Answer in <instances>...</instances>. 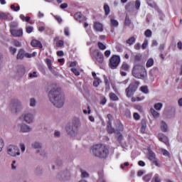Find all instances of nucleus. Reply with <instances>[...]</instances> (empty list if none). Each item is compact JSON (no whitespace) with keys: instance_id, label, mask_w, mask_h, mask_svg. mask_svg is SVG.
<instances>
[{"instance_id":"338daca9","label":"nucleus","mask_w":182,"mask_h":182,"mask_svg":"<svg viewBox=\"0 0 182 182\" xmlns=\"http://www.w3.org/2000/svg\"><path fill=\"white\" fill-rule=\"evenodd\" d=\"M135 109H136V110H138L140 112H143V107H141V105H136L135 107Z\"/></svg>"},{"instance_id":"20e7f679","label":"nucleus","mask_w":182,"mask_h":182,"mask_svg":"<svg viewBox=\"0 0 182 182\" xmlns=\"http://www.w3.org/2000/svg\"><path fill=\"white\" fill-rule=\"evenodd\" d=\"M120 55H113L109 60L108 66L110 69L114 70L120 65Z\"/></svg>"},{"instance_id":"4468645a","label":"nucleus","mask_w":182,"mask_h":182,"mask_svg":"<svg viewBox=\"0 0 182 182\" xmlns=\"http://www.w3.org/2000/svg\"><path fill=\"white\" fill-rule=\"evenodd\" d=\"M148 159L150 160V161L154 160V159H156V153H154V151H153L150 147H148Z\"/></svg>"},{"instance_id":"13d9d810","label":"nucleus","mask_w":182,"mask_h":182,"mask_svg":"<svg viewBox=\"0 0 182 182\" xmlns=\"http://www.w3.org/2000/svg\"><path fill=\"white\" fill-rule=\"evenodd\" d=\"M4 139H2V138L0 137V152L2 151V149H4Z\"/></svg>"},{"instance_id":"6ab92c4d","label":"nucleus","mask_w":182,"mask_h":182,"mask_svg":"<svg viewBox=\"0 0 182 182\" xmlns=\"http://www.w3.org/2000/svg\"><path fill=\"white\" fill-rule=\"evenodd\" d=\"M107 129L108 133H110V134L114 133L115 129L114 128L112 127V121H108Z\"/></svg>"},{"instance_id":"5701e85b","label":"nucleus","mask_w":182,"mask_h":182,"mask_svg":"<svg viewBox=\"0 0 182 182\" xmlns=\"http://www.w3.org/2000/svg\"><path fill=\"white\" fill-rule=\"evenodd\" d=\"M151 113L153 117H154V119H157L158 117H160V114L157 111H156L154 108H151Z\"/></svg>"},{"instance_id":"09e8293b","label":"nucleus","mask_w":182,"mask_h":182,"mask_svg":"<svg viewBox=\"0 0 182 182\" xmlns=\"http://www.w3.org/2000/svg\"><path fill=\"white\" fill-rule=\"evenodd\" d=\"M81 171V176L82 178H85L86 177H89V173H87V172L83 171V170H80Z\"/></svg>"},{"instance_id":"ea45409f","label":"nucleus","mask_w":182,"mask_h":182,"mask_svg":"<svg viewBox=\"0 0 182 182\" xmlns=\"http://www.w3.org/2000/svg\"><path fill=\"white\" fill-rule=\"evenodd\" d=\"M144 181L149 182L151 180V174H146L143 177Z\"/></svg>"},{"instance_id":"0eeeda50","label":"nucleus","mask_w":182,"mask_h":182,"mask_svg":"<svg viewBox=\"0 0 182 182\" xmlns=\"http://www.w3.org/2000/svg\"><path fill=\"white\" fill-rule=\"evenodd\" d=\"M7 153L9 156L15 157L16 156H19V149L18 146L14 145H9L7 148Z\"/></svg>"},{"instance_id":"37998d69","label":"nucleus","mask_w":182,"mask_h":182,"mask_svg":"<svg viewBox=\"0 0 182 182\" xmlns=\"http://www.w3.org/2000/svg\"><path fill=\"white\" fill-rule=\"evenodd\" d=\"M71 72L75 75V76H79L80 75V72H79V70L75 68H71Z\"/></svg>"},{"instance_id":"dca6fc26","label":"nucleus","mask_w":182,"mask_h":182,"mask_svg":"<svg viewBox=\"0 0 182 182\" xmlns=\"http://www.w3.org/2000/svg\"><path fill=\"white\" fill-rule=\"evenodd\" d=\"M31 130H32V128H30L29 126L26 124H22L21 126V131L23 133H28V132H31Z\"/></svg>"},{"instance_id":"79ce46f5","label":"nucleus","mask_w":182,"mask_h":182,"mask_svg":"<svg viewBox=\"0 0 182 182\" xmlns=\"http://www.w3.org/2000/svg\"><path fill=\"white\" fill-rule=\"evenodd\" d=\"M26 33H32L33 32V27L31 26H28L26 28Z\"/></svg>"},{"instance_id":"f704fd0d","label":"nucleus","mask_w":182,"mask_h":182,"mask_svg":"<svg viewBox=\"0 0 182 182\" xmlns=\"http://www.w3.org/2000/svg\"><path fill=\"white\" fill-rule=\"evenodd\" d=\"M151 161H152L153 164L156 166V167H161V164H160V161H159V159L155 158L154 160Z\"/></svg>"},{"instance_id":"8fccbe9b","label":"nucleus","mask_w":182,"mask_h":182,"mask_svg":"<svg viewBox=\"0 0 182 182\" xmlns=\"http://www.w3.org/2000/svg\"><path fill=\"white\" fill-rule=\"evenodd\" d=\"M32 146L34 149H41L42 147V145L39 142H35Z\"/></svg>"},{"instance_id":"a878e982","label":"nucleus","mask_w":182,"mask_h":182,"mask_svg":"<svg viewBox=\"0 0 182 182\" xmlns=\"http://www.w3.org/2000/svg\"><path fill=\"white\" fill-rule=\"evenodd\" d=\"M73 124L74 127L77 129V127H79V126H80V121L79 120L78 118H75L73 119Z\"/></svg>"},{"instance_id":"f257e3e1","label":"nucleus","mask_w":182,"mask_h":182,"mask_svg":"<svg viewBox=\"0 0 182 182\" xmlns=\"http://www.w3.org/2000/svg\"><path fill=\"white\" fill-rule=\"evenodd\" d=\"M48 97L55 107H63L65 104V97L60 94V88H53L48 93Z\"/></svg>"},{"instance_id":"f3484780","label":"nucleus","mask_w":182,"mask_h":182,"mask_svg":"<svg viewBox=\"0 0 182 182\" xmlns=\"http://www.w3.org/2000/svg\"><path fill=\"white\" fill-rule=\"evenodd\" d=\"M54 42H56L57 48H62L65 45V42L62 40H59V38L56 37L54 38Z\"/></svg>"},{"instance_id":"c03bdc74","label":"nucleus","mask_w":182,"mask_h":182,"mask_svg":"<svg viewBox=\"0 0 182 182\" xmlns=\"http://www.w3.org/2000/svg\"><path fill=\"white\" fill-rule=\"evenodd\" d=\"M140 89L142 93H145V95H147V93H149V88L147 87V86L141 87Z\"/></svg>"},{"instance_id":"774afa93","label":"nucleus","mask_w":182,"mask_h":182,"mask_svg":"<svg viewBox=\"0 0 182 182\" xmlns=\"http://www.w3.org/2000/svg\"><path fill=\"white\" fill-rule=\"evenodd\" d=\"M177 46H178V49H179L180 50H181V49H182V42H181V41H179V42L177 43Z\"/></svg>"},{"instance_id":"7ed1b4c3","label":"nucleus","mask_w":182,"mask_h":182,"mask_svg":"<svg viewBox=\"0 0 182 182\" xmlns=\"http://www.w3.org/2000/svg\"><path fill=\"white\" fill-rule=\"evenodd\" d=\"M147 75L146 68L141 64H135L132 69V76L136 79H144Z\"/></svg>"},{"instance_id":"5fc2aeb1","label":"nucleus","mask_w":182,"mask_h":182,"mask_svg":"<svg viewBox=\"0 0 182 182\" xmlns=\"http://www.w3.org/2000/svg\"><path fill=\"white\" fill-rule=\"evenodd\" d=\"M104 55L105 58H109L110 55H112V51L110 50H107L105 51Z\"/></svg>"},{"instance_id":"7c9ffc66","label":"nucleus","mask_w":182,"mask_h":182,"mask_svg":"<svg viewBox=\"0 0 182 182\" xmlns=\"http://www.w3.org/2000/svg\"><path fill=\"white\" fill-rule=\"evenodd\" d=\"M129 68L130 67L129 66V64H127V63L124 62L121 66V70H124L125 72H127Z\"/></svg>"},{"instance_id":"680f3d73","label":"nucleus","mask_w":182,"mask_h":182,"mask_svg":"<svg viewBox=\"0 0 182 182\" xmlns=\"http://www.w3.org/2000/svg\"><path fill=\"white\" fill-rule=\"evenodd\" d=\"M29 77H38V75H36V72L34 71L33 73H30L28 74Z\"/></svg>"},{"instance_id":"b1692460","label":"nucleus","mask_w":182,"mask_h":182,"mask_svg":"<svg viewBox=\"0 0 182 182\" xmlns=\"http://www.w3.org/2000/svg\"><path fill=\"white\" fill-rule=\"evenodd\" d=\"M46 62L49 70H50V72H53V68H52V60L47 58Z\"/></svg>"},{"instance_id":"412c9836","label":"nucleus","mask_w":182,"mask_h":182,"mask_svg":"<svg viewBox=\"0 0 182 182\" xmlns=\"http://www.w3.org/2000/svg\"><path fill=\"white\" fill-rule=\"evenodd\" d=\"M24 55H25V50L23 49H20L17 54L16 59L18 60L22 59Z\"/></svg>"},{"instance_id":"39448f33","label":"nucleus","mask_w":182,"mask_h":182,"mask_svg":"<svg viewBox=\"0 0 182 182\" xmlns=\"http://www.w3.org/2000/svg\"><path fill=\"white\" fill-rule=\"evenodd\" d=\"M139 82H135L134 83L130 84L128 87L125 90V93L127 97H132L136 90H137V85H139Z\"/></svg>"},{"instance_id":"c756f323","label":"nucleus","mask_w":182,"mask_h":182,"mask_svg":"<svg viewBox=\"0 0 182 182\" xmlns=\"http://www.w3.org/2000/svg\"><path fill=\"white\" fill-rule=\"evenodd\" d=\"M161 151L164 156H166V157H168V159L171 158V155L170 154V152L164 149H161Z\"/></svg>"},{"instance_id":"58836bf2","label":"nucleus","mask_w":182,"mask_h":182,"mask_svg":"<svg viewBox=\"0 0 182 182\" xmlns=\"http://www.w3.org/2000/svg\"><path fill=\"white\" fill-rule=\"evenodd\" d=\"M11 9H12V11H14V12H18V11H19L21 9V6H15V4H11L10 6Z\"/></svg>"},{"instance_id":"c85d7f7f","label":"nucleus","mask_w":182,"mask_h":182,"mask_svg":"<svg viewBox=\"0 0 182 182\" xmlns=\"http://www.w3.org/2000/svg\"><path fill=\"white\" fill-rule=\"evenodd\" d=\"M110 22L112 28H117V26H119V21L114 20V18H111Z\"/></svg>"},{"instance_id":"864d4df0","label":"nucleus","mask_w":182,"mask_h":182,"mask_svg":"<svg viewBox=\"0 0 182 182\" xmlns=\"http://www.w3.org/2000/svg\"><path fill=\"white\" fill-rule=\"evenodd\" d=\"M135 62H140L141 60V54H137L134 57Z\"/></svg>"},{"instance_id":"e433bc0d","label":"nucleus","mask_w":182,"mask_h":182,"mask_svg":"<svg viewBox=\"0 0 182 182\" xmlns=\"http://www.w3.org/2000/svg\"><path fill=\"white\" fill-rule=\"evenodd\" d=\"M105 83L106 86V90L107 92H108V90H110V83L109 82V80L107 79V77L105 78Z\"/></svg>"},{"instance_id":"f8f14e48","label":"nucleus","mask_w":182,"mask_h":182,"mask_svg":"<svg viewBox=\"0 0 182 182\" xmlns=\"http://www.w3.org/2000/svg\"><path fill=\"white\" fill-rule=\"evenodd\" d=\"M31 45V46H33V48H39L40 49H42V48H43L42 43H41V41L38 40H32Z\"/></svg>"},{"instance_id":"052dcab7","label":"nucleus","mask_w":182,"mask_h":182,"mask_svg":"<svg viewBox=\"0 0 182 182\" xmlns=\"http://www.w3.org/2000/svg\"><path fill=\"white\" fill-rule=\"evenodd\" d=\"M147 45H149V41L145 40L142 44V49H146Z\"/></svg>"},{"instance_id":"4d7b16f0","label":"nucleus","mask_w":182,"mask_h":182,"mask_svg":"<svg viewBox=\"0 0 182 182\" xmlns=\"http://www.w3.org/2000/svg\"><path fill=\"white\" fill-rule=\"evenodd\" d=\"M140 5H141L140 1L136 0V1H135V8H136V9L137 11H138V9H140Z\"/></svg>"},{"instance_id":"cd10ccee","label":"nucleus","mask_w":182,"mask_h":182,"mask_svg":"<svg viewBox=\"0 0 182 182\" xmlns=\"http://www.w3.org/2000/svg\"><path fill=\"white\" fill-rule=\"evenodd\" d=\"M153 65H154V60H153V58H149L146 63V67L151 68Z\"/></svg>"},{"instance_id":"a211bd4d","label":"nucleus","mask_w":182,"mask_h":182,"mask_svg":"<svg viewBox=\"0 0 182 182\" xmlns=\"http://www.w3.org/2000/svg\"><path fill=\"white\" fill-rule=\"evenodd\" d=\"M167 129H168V126L167 125V123L164 121L161 122V130L166 133L167 132Z\"/></svg>"},{"instance_id":"393cba45","label":"nucleus","mask_w":182,"mask_h":182,"mask_svg":"<svg viewBox=\"0 0 182 182\" xmlns=\"http://www.w3.org/2000/svg\"><path fill=\"white\" fill-rule=\"evenodd\" d=\"M109 96V99L111 100H113L114 102H117V100H119V97H117V95H116V94L113 92H110Z\"/></svg>"},{"instance_id":"e2e57ef3","label":"nucleus","mask_w":182,"mask_h":182,"mask_svg":"<svg viewBox=\"0 0 182 182\" xmlns=\"http://www.w3.org/2000/svg\"><path fill=\"white\" fill-rule=\"evenodd\" d=\"M155 182H161V179H160V177H159V175H155L154 177Z\"/></svg>"},{"instance_id":"6e6552de","label":"nucleus","mask_w":182,"mask_h":182,"mask_svg":"<svg viewBox=\"0 0 182 182\" xmlns=\"http://www.w3.org/2000/svg\"><path fill=\"white\" fill-rule=\"evenodd\" d=\"M10 33L13 38H21L23 36V30L10 29Z\"/></svg>"},{"instance_id":"423d86ee","label":"nucleus","mask_w":182,"mask_h":182,"mask_svg":"<svg viewBox=\"0 0 182 182\" xmlns=\"http://www.w3.org/2000/svg\"><path fill=\"white\" fill-rule=\"evenodd\" d=\"M92 59H95L97 63L102 65L105 62V56L99 50H94L92 53Z\"/></svg>"},{"instance_id":"de8ad7c7","label":"nucleus","mask_w":182,"mask_h":182,"mask_svg":"<svg viewBox=\"0 0 182 182\" xmlns=\"http://www.w3.org/2000/svg\"><path fill=\"white\" fill-rule=\"evenodd\" d=\"M144 35L146 36V38H151V30H146L145 32H144Z\"/></svg>"},{"instance_id":"c9c22d12","label":"nucleus","mask_w":182,"mask_h":182,"mask_svg":"<svg viewBox=\"0 0 182 182\" xmlns=\"http://www.w3.org/2000/svg\"><path fill=\"white\" fill-rule=\"evenodd\" d=\"M104 11L105 12L106 16H107V15H109V14H110V7L109 6V5L105 4L104 6Z\"/></svg>"},{"instance_id":"bf43d9fd","label":"nucleus","mask_w":182,"mask_h":182,"mask_svg":"<svg viewBox=\"0 0 182 182\" xmlns=\"http://www.w3.org/2000/svg\"><path fill=\"white\" fill-rule=\"evenodd\" d=\"M9 50L12 55H15L16 53V48L10 47Z\"/></svg>"},{"instance_id":"3c124183","label":"nucleus","mask_w":182,"mask_h":182,"mask_svg":"<svg viewBox=\"0 0 182 182\" xmlns=\"http://www.w3.org/2000/svg\"><path fill=\"white\" fill-rule=\"evenodd\" d=\"M143 99H144V97H132V102H140V101L143 100Z\"/></svg>"},{"instance_id":"473e14b6","label":"nucleus","mask_w":182,"mask_h":182,"mask_svg":"<svg viewBox=\"0 0 182 182\" xmlns=\"http://www.w3.org/2000/svg\"><path fill=\"white\" fill-rule=\"evenodd\" d=\"M100 83H102V80H100V78H95L93 82V86L95 87H99Z\"/></svg>"},{"instance_id":"f03ea898","label":"nucleus","mask_w":182,"mask_h":182,"mask_svg":"<svg viewBox=\"0 0 182 182\" xmlns=\"http://www.w3.org/2000/svg\"><path fill=\"white\" fill-rule=\"evenodd\" d=\"M92 154L99 159H106L109 154V149L103 144H96L92 146Z\"/></svg>"},{"instance_id":"0e129e2a","label":"nucleus","mask_w":182,"mask_h":182,"mask_svg":"<svg viewBox=\"0 0 182 182\" xmlns=\"http://www.w3.org/2000/svg\"><path fill=\"white\" fill-rule=\"evenodd\" d=\"M134 119L135 120H140V115L137 112L134 113Z\"/></svg>"},{"instance_id":"a19ab883","label":"nucleus","mask_w":182,"mask_h":182,"mask_svg":"<svg viewBox=\"0 0 182 182\" xmlns=\"http://www.w3.org/2000/svg\"><path fill=\"white\" fill-rule=\"evenodd\" d=\"M97 46L100 50H105L106 49V46L102 42H98Z\"/></svg>"},{"instance_id":"6e6d98bb","label":"nucleus","mask_w":182,"mask_h":182,"mask_svg":"<svg viewBox=\"0 0 182 182\" xmlns=\"http://www.w3.org/2000/svg\"><path fill=\"white\" fill-rule=\"evenodd\" d=\"M107 102V100L106 99V97H102L100 100V105H106Z\"/></svg>"},{"instance_id":"bb28decb","label":"nucleus","mask_w":182,"mask_h":182,"mask_svg":"<svg viewBox=\"0 0 182 182\" xmlns=\"http://www.w3.org/2000/svg\"><path fill=\"white\" fill-rule=\"evenodd\" d=\"M124 25L125 26H130L132 25V20H130L129 15H127L125 17Z\"/></svg>"},{"instance_id":"69168bd1","label":"nucleus","mask_w":182,"mask_h":182,"mask_svg":"<svg viewBox=\"0 0 182 182\" xmlns=\"http://www.w3.org/2000/svg\"><path fill=\"white\" fill-rule=\"evenodd\" d=\"M66 132L70 134L73 132V128L70 127H66Z\"/></svg>"},{"instance_id":"1a4fd4ad","label":"nucleus","mask_w":182,"mask_h":182,"mask_svg":"<svg viewBox=\"0 0 182 182\" xmlns=\"http://www.w3.org/2000/svg\"><path fill=\"white\" fill-rule=\"evenodd\" d=\"M20 120H24L26 123H32L33 122V115L27 114L25 116L20 117Z\"/></svg>"},{"instance_id":"a18cd8bd","label":"nucleus","mask_w":182,"mask_h":182,"mask_svg":"<svg viewBox=\"0 0 182 182\" xmlns=\"http://www.w3.org/2000/svg\"><path fill=\"white\" fill-rule=\"evenodd\" d=\"M12 43L14 46H16L17 48H21V46H22V43L16 40L13 41Z\"/></svg>"},{"instance_id":"72a5a7b5","label":"nucleus","mask_w":182,"mask_h":182,"mask_svg":"<svg viewBox=\"0 0 182 182\" xmlns=\"http://www.w3.org/2000/svg\"><path fill=\"white\" fill-rule=\"evenodd\" d=\"M136 43V38L134 37H131L127 41V43L129 46L133 45V43Z\"/></svg>"},{"instance_id":"ddd939ff","label":"nucleus","mask_w":182,"mask_h":182,"mask_svg":"<svg viewBox=\"0 0 182 182\" xmlns=\"http://www.w3.org/2000/svg\"><path fill=\"white\" fill-rule=\"evenodd\" d=\"M94 29L97 31V32H103V24L96 21L94 23Z\"/></svg>"},{"instance_id":"9d476101","label":"nucleus","mask_w":182,"mask_h":182,"mask_svg":"<svg viewBox=\"0 0 182 182\" xmlns=\"http://www.w3.org/2000/svg\"><path fill=\"white\" fill-rule=\"evenodd\" d=\"M0 19H1V21H12V19H14V18H12V16H11V14L1 12L0 13Z\"/></svg>"},{"instance_id":"2f4dec72","label":"nucleus","mask_w":182,"mask_h":182,"mask_svg":"<svg viewBox=\"0 0 182 182\" xmlns=\"http://www.w3.org/2000/svg\"><path fill=\"white\" fill-rule=\"evenodd\" d=\"M125 9L128 11V12L133 11V3L129 2L125 6Z\"/></svg>"},{"instance_id":"9b49d317","label":"nucleus","mask_w":182,"mask_h":182,"mask_svg":"<svg viewBox=\"0 0 182 182\" xmlns=\"http://www.w3.org/2000/svg\"><path fill=\"white\" fill-rule=\"evenodd\" d=\"M158 136L159 141H162V143H164L166 146H170V144L168 143V138L166 135L159 134Z\"/></svg>"},{"instance_id":"2eb2a0df","label":"nucleus","mask_w":182,"mask_h":182,"mask_svg":"<svg viewBox=\"0 0 182 182\" xmlns=\"http://www.w3.org/2000/svg\"><path fill=\"white\" fill-rule=\"evenodd\" d=\"M74 18L75 19H76V21H79V22H82V21H83V19H85V16H83V15L82 14L81 12H77L74 15Z\"/></svg>"},{"instance_id":"4c0bfd02","label":"nucleus","mask_w":182,"mask_h":182,"mask_svg":"<svg viewBox=\"0 0 182 182\" xmlns=\"http://www.w3.org/2000/svg\"><path fill=\"white\" fill-rule=\"evenodd\" d=\"M162 107H163V104L161 102H158L154 105V109L156 110H161Z\"/></svg>"},{"instance_id":"4be33fe9","label":"nucleus","mask_w":182,"mask_h":182,"mask_svg":"<svg viewBox=\"0 0 182 182\" xmlns=\"http://www.w3.org/2000/svg\"><path fill=\"white\" fill-rule=\"evenodd\" d=\"M11 106H13V107H19L21 106V103L18 100H11Z\"/></svg>"},{"instance_id":"aec40b11","label":"nucleus","mask_w":182,"mask_h":182,"mask_svg":"<svg viewBox=\"0 0 182 182\" xmlns=\"http://www.w3.org/2000/svg\"><path fill=\"white\" fill-rule=\"evenodd\" d=\"M146 127H147V123L146 120L142 119L141 122V133H144L146 132Z\"/></svg>"},{"instance_id":"49530a36","label":"nucleus","mask_w":182,"mask_h":182,"mask_svg":"<svg viewBox=\"0 0 182 182\" xmlns=\"http://www.w3.org/2000/svg\"><path fill=\"white\" fill-rule=\"evenodd\" d=\"M10 29H16L18 28V23L13 21L10 23Z\"/></svg>"},{"instance_id":"603ef678","label":"nucleus","mask_w":182,"mask_h":182,"mask_svg":"<svg viewBox=\"0 0 182 182\" xmlns=\"http://www.w3.org/2000/svg\"><path fill=\"white\" fill-rule=\"evenodd\" d=\"M117 129L119 130V132H123V130H124V127L123 126V124L119 122L117 126Z\"/></svg>"}]
</instances>
